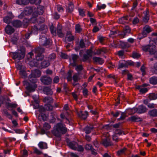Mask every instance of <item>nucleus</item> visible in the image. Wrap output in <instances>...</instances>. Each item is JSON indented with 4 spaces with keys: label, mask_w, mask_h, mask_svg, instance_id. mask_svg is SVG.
I'll return each mask as SVG.
<instances>
[{
    "label": "nucleus",
    "mask_w": 157,
    "mask_h": 157,
    "mask_svg": "<svg viewBox=\"0 0 157 157\" xmlns=\"http://www.w3.org/2000/svg\"><path fill=\"white\" fill-rule=\"evenodd\" d=\"M67 130L65 125L60 122L56 124L54 130L52 132L55 136L60 137L67 132Z\"/></svg>",
    "instance_id": "obj_1"
},
{
    "label": "nucleus",
    "mask_w": 157,
    "mask_h": 157,
    "mask_svg": "<svg viewBox=\"0 0 157 157\" xmlns=\"http://www.w3.org/2000/svg\"><path fill=\"white\" fill-rule=\"evenodd\" d=\"M41 2V0H16V3L18 5L27 4L29 2L31 4H34L36 6L34 8V10H43L44 6L39 5Z\"/></svg>",
    "instance_id": "obj_2"
},
{
    "label": "nucleus",
    "mask_w": 157,
    "mask_h": 157,
    "mask_svg": "<svg viewBox=\"0 0 157 157\" xmlns=\"http://www.w3.org/2000/svg\"><path fill=\"white\" fill-rule=\"evenodd\" d=\"M44 10H23L18 16L19 18L21 19L25 16L32 15V18H36L39 15H42Z\"/></svg>",
    "instance_id": "obj_3"
},
{
    "label": "nucleus",
    "mask_w": 157,
    "mask_h": 157,
    "mask_svg": "<svg viewBox=\"0 0 157 157\" xmlns=\"http://www.w3.org/2000/svg\"><path fill=\"white\" fill-rule=\"evenodd\" d=\"M25 48L21 47L17 51L12 52V57L14 59L20 60L23 59L25 56Z\"/></svg>",
    "instance_id": "obj_4"
},
{
    "label": "nucleus",
    "mask_w": 157,
    "mask_h": 157,
    "mask_svg": "<svg viewBox=\"0 0 157 157\" xmlns=\"http://www.w3.org/2000/svg\"><path fill=\"white\" fill-rule=\"evenodd\" d=\"M44 49L40 47H38L35 49L33 52L35 53V59L37 61H41L44 58V56L43 54Z\"/></svg>",
    "instance_id": "obj_5"
},
{
    "label": "nucleus",
    "mask_w": 157,
    "mask_h": 157,
    "mask_svg": "<svg viewBox=\"0 0 157 157\" xmlns=\"http://www.w3.org/2000/svg\"><path fill=\"white\" fill-rule=\"evenodd\" d=\"M152 30L151 27L148 25H145L143 28L141 33L139 34L137 39L141 40L147 37V35Z\"/></svg>",
    "instance_id": "obj_6"
},
{
    "label": "nucleus",
    "mask_w": 157,
    "mask_h": 157,
    "mask_svg": "<svg viewBox=\"0 0 157 157\" xmlns=\"http://www.w3.org/2000/svg\"><path fill=\"white\" fill-rule=\"evenodd\" d=\"M23 85L26 86V89L27 91L29 93H31L35 91L37 86L36 84H31L27 81L23 82Z\"/></svg>",
    "instance_id": "obj_7"
},
{
    "label": "nucleus",
    "mask_w": 157,
    "mask_h": 157,
    "mask_svg": "<svg viewBox=\"0 0 157 157\" xmlns=\"http://www.w3.org/2000/svg\"><path fill=\"white\" fill-rule=\"evenodd\" d=\"M134 63L131 60H125L122 61V63L119 62L117 68L120 69L123 67L128 68V66H134Z\"/></svg>",
    "instance_id": "obj_8"
},
{
    "label": "nucleus",
    "mask_w": 157,
    "mask_h": 157,
    "mask_svg": "<svg viewBox=\"0 0 157 157\" xmlns=\"http://www.w3.org/2000/svg\"><path fill=\"white\" fill-rule=\"evenodd\" d=\"M40 39L41 41V44L43 46L48 48L51 46L52 41L50 39L42 36Z\"/></svg>",
    "instance_id": "obj_9"
},
{
    "label": "nucleus",
    "mask_w": 157,
    "mask_h": 157,
    "mask_svg": "<svg viewBox=\"0 0 157 157\" xmlns=\"http://www.w3.org/2000/svg\"><path fill=\"white\" fill-rule=\"evenodd\" d=\"M132 109L134 110V113H136L139 114L145 113L147 110L146 106L143 105H139L138 107H134Z\"/></svg>",
    "instance_id": "obj_10"
},
{
    "label": "nucleus",
    "mask_w": 157,
    "mask_h": 157,
    "mask_svg": "<svg viewBox=\"0 0 157 157\" xmlns=\"http://www.w3.org/2000/svg\"><path fill=\"white\" fill-rule=\"evenodd\" d=\"M41 82L45 85H49L52 83V79L51 77L47 75L42 76L40 78Z\"/></svg>",
    "instance_id": "obj_11"
},
{
    "label": "nucleus",
    "mask_w": 157,
    "mask_h": 157,
    "mask_svg": "<svg viewBox=\"0 0 157 157\" xmlns=\"http://www.w3.org/2000/svg\"><path fill=\"white\" fill-rule=\"evenodd\" d=\"M53 109V106L51 104H45L44 107H40L39 111L40 113H44L46 110L51 111Z\"/></svg>",
    "instance_id": "obj_12"
},
{
    "label": "nucleus",
    "mask_w": 157,
    "mask_h": 157,
    "mask_svg": "<svg viewBox=\"0 0 157 157\" xmlns=\"http://www.w3.org/2000/svg\"><path fill=\"white\" fill-rule=\"evenodd\" d=\"M155 45L154 44H149L143 46V49L144 51L149 52L150 53L153 54L155 52Z\"/></svg>",
    "instance_id": "obj_13"
},
{
    "label": "nucleus",
    "mask_w": 157,
    "mask_h": 157,
    "mask_svg": "<svg viewBox=\"0 0 157 157\" xmlns=\"http://www.w3.org/2000/svg\"><path fill=\"white\" fill-rule=\"evenodd\" d=\"M8 15L4 17L3 20L4 22L9 24L10 23L12 19L14 17V16L11 11L9 12Z\"/></svg>",
    "instance_id": "obj_14"
},
{
    "label": "nucleus",
    "mask_w": 157,
    "mask_h": 157,
    "mask_svg": "<svg viewBox=\"0 0 157 157\" xmlns=\"http://www.w3.org/2000/svg\"><path fill=\"white\" fill-rule=\"evenodd\" d=\"M66 142L67 143L68 146L70 148L75 150L77 149L76 145H78L77 142L74 141H70L69 139L68 138L66 140Z\"/></svg>",
    "instance_id": "obj_15"
},
{
    "label": "nucleus",
    "mask_w": 157,
    "mask_h": 157,
    "mask_svg": "<svg viewBox=\"0 0 157 157\" xmlns=\"http://www.w3.org/2000/svg\"><path fill=\"white\" fill-rule=\"evenodd\" d=\"M141 118L139 117H136L135 116H132L129 117L127 119L128 121H131L132 122H139L142 121Z\"/></svg>",
    "instance_id": "obj_16"
},
{
    "label": "nucleus",
    "mask_w": 157,
    "mask_h": 157,
    "mask_svg": "<svg viewBox=\"0 0 157 157\" xmlns=\"http://www.w3.org/2000/svg\"><path fill=\"white\" fill-rule=\"evenodd\" d=\"M78 116L83 120H86L87 117L89 116V114L88 112L86 111L83 112L80 111L78 113Z\"/></svg>",
    "instance_id": "obj_17"
},
{
    "label": "nucleus",
    "mask_w": 157,
    "mask_h": 157,
    "mask_svg": "<svg viewBox=\"0 0 157 157\" xmlns=\"http://www.w3.org/2000/svg\"><path fill=\"white\" fill-rule=\"evenodd\" d=\"M6 108L9 110L12 111V108H15L17 106L16 103H12L8 102H6L5 104Z\"/></svg>",
    "instance_id": "obj_18"
},
{
    "label": "nucleus",
    "mask_w": 157,
    "mask_h": 157,
    "mask_svg": "<svg viewBox=\"0 0 157 157\" xmlns=\"http://www.w3.org/2000/svg\"><path fill=\"white\" fill-rule=\"evenodd\" d=\"M102 144L105 147H107L113 145L112 141L109 138H106L104 139L102 141Z\"/></svg>",
    "instance_id": "obj_19"
},
{
    "label": "nucleus",
    "mask_w": 157,
    "mask_h": 157,
    "mask_svg": "<svg viewBox=\"0 0 157 157\" xmlns=\"http://www.w3.org/2000/svg\"><path fill=\"white\" fill-rule=\"evenodd\" d=\"M144 16L143 17L142 21L143 22L145 23H148L149 20V10H146L144 12Z\"/></svg>",
    "instance_id": "obj_20"
},
{
    "label": "nucleus",
    "mask_w": 157,
    "mask_h": 157,
    "mask_svg": "<svg viewBox=\"0 0 157 157\" xmlns=\"http://www.w3.org/2000/svg\"><path fill=\"white\" fill-rule=\"evenodd\" d=\"M43 91L44 94L47 95H51L53 94V91L49 87H44L43 89Z\"/></svg>",
    "instance_id": "obj_21"
},
{
    "label": "nucleus",
    "mask_w": 157,
    "mask_h": 157,
    "mask_svg": "<svg viewBox=\"0 0 157 157\" xmlns=\"http://www.w3.org/2000/svg\"><path fill=\"white\" fill-rule=\"evenodd\" d=\"M12 25L15 28L20 27L22 25L21 22L18 20H15L12 22Z\"/></svg>",
    "instance_id": "obj_22"
},
{
    "label": "nucleus",
    "mask_w": 157,
    "mask_h": 157,
    "mask_svg": "<svg viewBox=\"0 0 157 157\" xmlns=\"http://www.w3.org/2000/svg\"><path fill=\"white\" fill-rule=\"evenodd\" d=\"M119 45L122 49H125L130 47V45L128 43L121 40L120 41Z\"/></svg>",
    "instance_id": "obj_23"
},
{
    "label": "nucleus",
    "mask_w": 157,
    "mask_h": 157,
    "mask_svg": "<svg viewBox=\"0 0 157 157\" xmlns=\"http://www.w3.org/2000/svg\"><path fill=\"white\" fill-rule=\"evenodd\" d=\"M37 77L33 76L32 74H31L29 76L28 79L29 81L32 83L31 84H35L37 81Z\"/></svg>",
    "instance_id": "obj_24"
},
{
    "label": "nucleus",
    "mask_w": 157,
    "mask_h": 157,
    "mask_svg": "<svg viewBox=\"0 0 157 157\" xmlns=\"http://www.w3.org/2000/svg\"><path fill=\"white\" fill-rule=\"evenodd\" d=\"M94 127L91 125H86L84 128L83 130L86 134H90L94 129Z\"/></svg>",
    "instance_id": "obj_25"
},
{
    "label": "nucleus",
    "mask_w": 157,
    "mask_h": 157,
    "mask_svg": "<svg viewBox=\"0 0 157 157\" xmlns=\"http://www.w3.org/2000/svg\"><path fill=\"white\" fill-rule=\"evenodd\" d=\"M5 32L8 34H11L14 32V29L10 25H7L5 28Z\"/></svg>",
    "instance_id": "obj_26"
},
{
    "label": "nucleus",
    "mask_w": 157,
    "mask_h": 157,
    "mask_svg": "<svg viewBox=\"0 0 157 157\" xmlns=\"http://www.w3.org/2000/svg\"><path fill=\"white\" fill-rule=\"evenodd\" d=\"M129 19V17L127 15L119 18L118 19V22L119 23L124 24L125 23L127 22V21Z\"/></svg>",
    "instance_id": "obj_27"
},
{
    "label": "nucleus",
    "mask_w": 157,
    "mask_h": 157,
    "mask_svg": "<svg viewBox=\"0 0 157 157\" xmlns=\"http://www.w3.org/2000/svg\"><path fill=\"white\" fill-rule=\"evenodd\" d=\"M149 83L153 85L157 84V76H153L149 79Z\"/></svg>",
    "instance_id": "obj_28"
},
{
    "label": "nucleus",
    "mask_w": 157,
    "mask_h": 157,
    "mask_svg": "<svg viewBox=\"0 0 157 157\" xmlns=\"http://www.w3.org/2000/svg\"><path fill=\"white\" fill-rule=\"evenodd\" d=\"M50 64V63L48 60H44L41 62L40 66L42 68H46L48 67Z\"/></svg>",
    "instance_id": "obj_29"
},
{
    "label": "nucleus",
    "mask_w": 157,
    "mask_h": 157,
    "mask_svg": "<svg viewBox=\"0 0 157 157\" xmlns=\"http://www.w3.org/2000/svg\"><path fill=\"white\" fill-rule=\"evenodd\" d=\"M93 59L95 63H98L102 65L104 62L101 58L96 56H94L93 58Z\"/></svg>",
    "instance_id": "obj_30"
},
{
    "label": "nucleus",
    "mask_w": 157,
    "mask_h": 157,
    "mask_svg": "<svg viewBox=\"0 0 157 157\" xmlns=\"http://www.w3.org/2000/svg\"><path fill=\"white\" fill-rule=\"evenodd\" d=\"M31 74L33 76H35L36 77H40L41 75V71L38 69H35L32 71Z\"/></svg>",
    "instance_id": "obj_31"
},
{
    "label": "nucleus",
    "mask_w": 157,
    "mask_h": 157,
    "mask_svg": "<svg viewBox=\"0 0 157 157\" xmlns=\"http://www.w3.org/2000/svg\"><path fill=\"white\" fill-rule=\"evenodd\" d=\"M149 115L153 117H157V109H154L149 111Z\"/></svg>",
    "instance_id": "obj_32"
},
{
    "label": "nucleus",
    "mask_w": 157,
    "mask_h": 157,
    "mask_svg": "<svg viewBox=\"0 0 157 157\" xmlns=\"http://www.w3.org/2000/svg\"><path fill=\"white\" fill-rule=\"evenodd\" d=\"M47 112L40 113L39 115V117H41L42 120L43 121H45L47 120Z\"/></svg>",
    "instance_id": "obj_33"
},
{
    "label": "nucleus",
    "mask_w": 157,
    "mask_h": 157,
    "mask_svg": "<svg viewBox=\"0 0 157 157\" xmlns=\"http://www.w3.org/2000/svg\"><path fill=\"white\" fill-rule=\"evenodd\" d=\"M73 71L70 70L68 71L67 73V79L68 82H71L72 80V73Z\"/></svg>",
    "instance_id": "obj_34"
},
{
    "label": "nucleus",
    "mask_w": 157,
    "mask_h": 157,
    "mask_svg": "<svg viewBox=\"0 0 157 157\" xmlns=\"http://www.w3.org/2000/svg\"><path fill=\"white\" fill-rule=\"evenodd\" d=\"M57 35H58L59 37L62 38L64 37V34L62 32V28H58L57 30Z\"/></svg>",
    "instance_id": "obj_35"
},
{
    "label": "nucleus",
    "mask_w": 157,
    "mask_h": 157,
    "mask_svg": "<svg viewBox=\"0 0 157 157\" xmlns=\"http://www.w3.org/2000/svg\"><path fill=\"white\" fill-rule=\"evenodd\" d=\"M53 100L52 98L50 97H45L44 98V102H46V104H50V103L52 102Z\"/></svg>",
    "instance_id": "obj_36"
},
{
    "label": "nucleus",
    "mask_w": 157,
    "mask_h": 157,
    "mask_svg": "<svg viewBox=\"0 0 157 157\" xmlns=\"http://www.w3.org/2000/svg\"><path fill=\"white\" fill-rule=\"evenodd\" d=\"M39 147L41 149H44L47 148V144H44L43 142H40L38 144Z\"/></svg>",
    "instance_id": "obj_37"
},
{
    "label": "nucleus",
    "mask_w": 157,
    "mask_h": 157,
    "mask_svg": "<svg viewBox=\"0 0 157 157\" xmlns=\"http://www.w3.org/2000/svg\"><path fill=\"white\" fill-rule=\"evenodd\" d=\"M107 6L105 4H101L100 3H98L97 6V8L98 10L105 9Z\"/></svg>",
    "instance_id": "obj_38"
},
{
    "label": "nucleus",
    "mask_w": 157,
    "mask_h": 157,
    "mask_svg": "<svg viewBox=\"0 0 157 157\" xmlns=\"http://www.w3.org/2000/svg\"><path fill=\"white\" fill-rule=\"evenodd\" d=\"M39 29L37 26L36 25H34L32 29V34L33 33L34 35H37L38 33Z\"/></svg>",
    "instance_id": "obj_39"
},
{
    "label": "nucleus",
    "mask_w": 157,
    "mask_h": 157,
    "mask_svg": "<svg viewBox=\"0 0 157 157\" xmlns=\"http://www.w3.org/2000/svg\"><path fill=\"white\" fill-rule=\"evenodd\" d=\"M123 31L126 35L127 33H130L131 29L128 26L125 25L123 28Z\"/></svg>",
    "instance_id": "obj_40"
},
{
    "label": "nucleus",
    "mask_w": 157,
    "mask_h": 157,
    "mask_svg": "<svg viewBox=\"0 0 157 157\" xmlns=\"http://www.w3.org/2000/svg\"><path fill=\"white\" fill-rule=\"evenodd\" d=\"M56 121V118L53 115V113H52L50 116V118L49 119V122L51 123H54Z\"/></svg>",
    "instance_id": "obj_41"
},
{
    "label": "nucleus",
    "mask_w": 157,
    "mask_h": 157,
    "mask_svg": "<svg viewBox=\"0 0 157 157\" xmlns=\"http://www.w3.org/2000/svg\"><path fill=\"white\" fill-rule=\"evenodd\" d=\"M3 112L8 118L10 120L12 119L13 118L12 116L8 113L7 110L6 109H4Z\"/></svg>",
    "instance_id": "obj_42"
},
{
    "label": "nucleus",
    "mask_w": 157,
    "mask_h": 157,
    "mask_svg": "<svg viewBox=\"0 0 157 157\" xmlns=\"http://www.w3.org/2000/svg\"><path fill=\"white\" fill-rule=\"evenodd\" d=\"M75 30L77 33H80L82 31V29L81 28L80 25L79 24L76 25L75 26Z\"/></svg>",
    "instance_id": "obj_43"
},
{
    "label": "nucleus",
    "mask_w": 157,
    "mask_h": 157,
    "mask_svg": "<svg viewBox=\"0 0 157 157\" xmlns=\"http://www.w3.org/2000/svg\"><path fill=\"white\" fill-rule=\"evenodd\" d=\"M72 78L74 82H77L80 79L77 73H75L73 75Z\"/></svg>",
    "instance_id": "obj_44"
},
{
    "label": "nucleus",
    "mask_w": 157,
    "mask_h": 157,
    "mask_svg": "<svg viewBox=\"0 0 157 157\" xmlns=\"http://www.w3.org/2000/svg\"><path fill=\"white\" fill-rule=\"evenodd\" d=\"M140 56V55L136 52H133L132 54V57L134 59H137Z\"/></svg>",
    "instance_id": "obj_45"
},
{
    "label": "nucleus",
    "mask_w": 157,
    "mask_h": 157,
    "mask_svg": "<svg viewBox=\"0 0 157 157\" xmlns=\"http://www.w3.org/2000/svg\"><path fill=\"white\" fill-rule=\"evenodd\" d=\"M125 150L126 148H124L123 149L117 151V156H120L121 155L124 154L125 152Z\"/></svg>",
    "instance_id": "obj_46"
},
{
    "label": "nucleus",
    "mask_w": 157,
    "mask_h": 157,
    "mask_svg": "<svg viewBox=\"0 0 157 157\" xmlns=\"http://www.w3.org/2000/svg\"><path fill=\"white\" fill-rule=\"evenodd\" d=\"M121 116L120 117L117 119V120L118 121H120V120H124L125 119L126 117V115L124 113V112H121Z\"/></svg>",
    "instance_id": "obj_47"
},
{
    "label": "nucleus",
    "mask_w": 157,
    "mask_h": 157,
    "mask_svg": "<svg viewBox=\"0 0 157 157\" xmlns=\"http://www.w3.org/2000/svg\"><path fill=\"white\" fill-rule=\"evenodd\" d=\"M121 112L120 111H117L115 113L112 111L111 112V113L113 115V117L116 118L119 116Z\"/></svg>",
    "instance_id": "obj_48"
},
{
    "label": "nucleus",
    "mask_w": 157,
    "mask_h": 157,
    "mask_svg": "<svg viewBox=\"0 0 157 157\" xmlns=\"http://www.w3.org/2000/svg\"><path fill=\"white\" fill-rule=\"evenodd\" d=\"M83 69L82 66V65H77L75 67V69L77 71H81Z\"/></svg>",
    "instance_id": "obj_49"
},
{
    "label": "nucleus",
    "mask_w": 157,
    "mask_h": 157,
    "mask_svg": "<svg viewBox=\"0 0 157 157\" xmlns=\"http://www.w3.org/2000/svg\"><path fill=\"white\" fill-rule=\"evenodd\" d=\"M79 45L80 46L81 48H86V47L85 44L83 39H81L80 40Z\"/></svg>",
    "instance_id": "obj_50"
},
{
    "label": "nucleus",
    "mask_w": 157,
    "mask_h": 157,
    "mask_svg": "<svg viewBox=\"0 0 157 157\" xmlns=\"http://www.w3.org/2000/svg\"><path fill=\"white\" fill-rule=\"evenodd\" d=\"M74 7L73 3L71 2H70L68 4V9L67 10H73Z\"/></svg>",
    "instance_id": "obj_51"
},
{
    "label": "nucleus",
    "mask_w": 157,
    "mask_h": 157,
    "mask_svg": "<svg viewBox=\"0 0 157 157\" xmlns=\"http://www.w3.org/2000/svg\"><path fill=\"white\" fill-rule=\"evenodd\" d=\"M43 127L46 130H48L51 128V126L48 123L45 122L43 124Z\"/></svg>",
    "instance_id": "obj_52"
},
{
    "label": "nucleus",
    "mask_w": 157,
    "mask_h": 157,
    "mask_svg": "<svg viewBox=\"0 0 157 157\" xmlns=\"http://www.w3.org/2000/svg\"><path fill=\"white\" fill-rule=\"evenodd\" d=\"M93 148L90 144H87L85 146V148L86 150H91Z\"/></svg>",
    "instance_id": "obj_53"
},
{
    "label": "nucleus",
    "mask_w": 157,
    "mask_h": 157,
    "mask_svg": "<svg viewBox=\"0 0 157 157\" xmlns=\"http://www.w3.org/2000/svg\"><path fill=\"white\" fill-rule=\"evenodd\" d=\"M29 64L31 67H36L37 66L36 62H35L34 60L29 61Z\"/></svg>",
    "instance_id": "obj_54"
},
{
    "label": "nucleus",
    "mask_w": 157,
    "mask_h": 157,
    "mask_svg": "<svg viewBox=\"0 0 157 157\" xmlns=\"http://www.w3.org/2000/svg\"><path fill=\"white\" fill-rule=\"evenodd\" d=\"M56 57V55L54 53H52L50 54L48 57V60H54Z\"/></svg>",
    "instance_id": "obj_55"
},
{
    "label": "nucleus",
    "mask_w": 157,
    "mask_h": 157,
    "mask_svg": "<svg viewBox=\"0 0 157 157\" xmlns=\"http://www.w3.org/2000/svg\"><path fill=\"white\" fill-rule=\"evenodd\" d=\"M140 70L142 72V75L143 76L144 75L146 74L145 72V67L144 65H143L140 69Z\"/></svg>",
    "instance_id": "obj_56"
},
{
    "label": "nucleus",
    "mask_w": 157,
    "mask_h": 157,
    "mask_svg": "<svg viewBox=\"0 0 157 157\" xmlns=\"http://www.w3.org/2000/svg\"><path fill=\"white\" fill-rule=\"evenodd\" d=\"M148 91V89L146 88H142L140 90V93L142 94H144L146 93Z\"/></svg>",
    "instance_id": "obj_57"
},
{
    "label": "nucleus",
    "mask_w": 157,
    "mask_h": 157,
    "mask_svg": "<svg viewBox=\"0 0 157 157\" xmlns=\"http://www.w3.org/2000/svg\"><path fill=\"white\" fill-rule=\"evenodd\" d=\"M90 58V57H89L87 55L85 54L83 55L82 61L83 62H86Z\"/></svg>",
    "instance_id": "obj_58"
},
{
    "label": "nucleus",
    "mask_w": 157,
    "mask_h": 157,
    "mask_svg": "<svg viewBox=\"0 0 157 157\" xmlns=\"http://www.w3.org/2000/svg\"><path fill=\"white\" fill-rule=\"evenodd\" d=\"M117 34L121 37L123 38L124 37V36L126 35L125 33L123 31H118L117 32Z\"/></svg>",
    "instance_id": "obj_59"
},
{
    "label": "nucleus",
    "mask_w": 157,
    "mask_h": 157,
    "mask_svg": "<svg viewBox=\"0 0 157 157\" xmlns=\"http://www.w3.org/2000/svg\"><path fill=\"white\" fill-rule=\"evenodd\" d=\"M67 37V41L68 42H71L75 39L74 36L72 35L69 36Z\"/></svg>",
    "instance_id": "obj_60"
},
{
    "label": "nucleus",
    "mask_w": 157,
    "mask_h": 157,
    "mask_svg": "<svg viewBox=\"0 0 157 157\" xmlns=\"http://www.w3.org/2000/svg\"><path fill=\"white\" fill-rule=\"evenodd\" d=\"M93 143L94 146L95 147L98 148L99 147V144L98 141L97 140H94L93 141Z\"/></svg>",
    "instance_id": "obj_61"
},
{
    "label": "nucleus",
    "mask_w": 157,
    "mask_h": 157,
    "mask_svg": "<svg viewBox=\"0 0 157 157\" xmlns=\"http://www.w3.org/2000/svg\"><path fill=\"white\" fill-rule=\"evenodd\" d=\"M124 50H121L118 51L117 54L119 56H122L124 55Z\"/></svg>",
    "instance_id": "obj_62"
},
{
    "label": "nucleus",
    "mask_w": 157,
    "mask_h": 157,
    "mask_svg": "<svg viewBox=\"0 0 157 157\" xmlns=\"http://www.w3.org/2000/svg\"><path fill=\"white\" fill-rule=\"evenodd\" d=\"M83 95L85 97H87L88 95V90L86 89H84L82 91Z\"/></svg>",
    "instance_id": "obj_63"
},
{
    "label": "nucleus",
    "mask_w": 157,
    "mask_h": 157,
    "mask_svg": "<svg viewBox=\"0 0 157 157\" xmlns=\"http://www.w3.org/2000/svg\"><path fill=\"white\" fill-rule=\"evenodd\" d=\"M34 153L39 155L42 154V152L36 147L34 148Z\"/></svg>",
    "instance_id": "obj_64"
}]
</instances>
